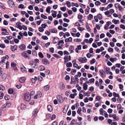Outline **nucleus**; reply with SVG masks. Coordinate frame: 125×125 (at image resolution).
<instances>
[{"instance_id": "1", "label": "nucleus", "mask_w": 125, "mask_h": 125, "mask_svg": "<svg viewBox=\"0 0 125 125\" xmlns=\"http://www.w3.org/2000/svg\"><path fill=\"white\" fill-rule=\"evenodd\" d=\"M25 100L26 101H29L31 98L30 94L28 93H25L24 95Z\"/></svg>"}, {"instance_id": "2", "label": "nucleus", "mask_w": 125, "mask_h": 125, "mask_svg": "<svg viewBox=\"0 0 125 125\" xmlns=\"http://www.w3.org/2000/svg\"><path fill=\"white\" fill-rule=\"evenodd\" d=\"M78 59L79 62L82 63H84L87 62V59L85 57H79Z\"/></svg>"}, {"instance_id": "3", "label": "nucleus", "mask_w": 125, "mask_h": 125, "mask_svg": "<svg viewBox=\"0 0 125 125\" xmlns=\"http://www.w3.org/2000/svg\"><path fill=\"white\" fill-rule=\"evenodd\" d=\"M11 104L10 103H8L4 104L2 106V108L4 110L7 109L11 107Z\"/></svg>"}, {"instance_id": "4", "label": "nucleus", "mask_w": 125, "mask_h": 125, "mask_svg": "<svg viewBox=\"0 0 125 125\" xmlns=\"http://www.w3.org/2000/svg\"><path fill=\"white\" fill-rule=\"evenodd\" d=\"M2 32H1V34L3 35H8L9 34V32H7V30L5 28H2L1 29Z\"/></svg>"}, {"instance_id": "5", "label": "nucleus", "mask_w": 125, "mask_h": 125, "mask_svg": "<svg viewBox=\"0 0 125 125\" xmlns=\"http://www.w3.org/2000/svg\"><path fill=\"white\" fill-rule=\"evenodd\" d=\"M7 3L10 7L12 8L14 7V3L12 0H9L8 1Z\"/></svg>"}, {"instance_id": "6", "label": "nucleus", "mask_w": 125, "mask_h": 125, "mask_svg": "<svg viewBox=\"0 0 125 125\" xmlns=\"http://www.w3.org/2000/svg\"><path fill=\"white\" fill-rule=\"evenodd\" d=\"M21 55L22 57L25 58H28V59H29L30 58V57H29L26 51L23 52L21 54Z\"/></svg>"}, {"instance_id": "7", "label": "nucleus", "mask_w": 125, "mask_h": 125, "mask_svg": "<svg viewBox=\"0 0 125 125\" xmlns=\"http://www.w3.org/2000/svg\"><path fill=\"white\" fill-rule=\"evenodd\" d=\"M42 94L41 92H38L37 93V94L34 97V99H37L41 97L42 96Z\"/></svg>"}, {"instance_id": "8", "label": "nucleus", "mask_w": 125, "mask_h": 125, "mask_svg": "<svg viewBox=\"0 0 125 125\" xmlns=\"http://www.w3.org/2000/svg\"><path fill=\"white\" fill-rule=\"evenodd\" d=\"M57 98L58 101L60 103H62L63 102V100L62 96L60 95L57 96Z\"/></svg>"}, {"instance_id": "9", "label": "nucleus", "mask_w": 125, "mask_h": 125, "mask_svg": "<svg viewBox=\"0 0 125 125\" xmlns=\"http://www.w3.org/2000/svg\"><path fill=\"white\" fill-rule=\"evenodd\" d=\"M42 62L43 64L45 65H46L50 63V62L47 59L45 58L42 60Z\"/></svg>"}, {"instance_id": "10", "label": "nucleus", "mask_w": 125, "mask_h": 125, "mask_svg": "<svg viewBox=\"0 0 125 125\" xmlns=\"http://www.w3.org/2000/svg\"><path fill=\"white\" fill-rule=\"evenodd\" d=\"M9 58V57L8 55H6L5 56H3L2 59L1 60V61L2 63H5L6 61V60H7Z\"/></svg>"}, {"instance_id": "11", "label": "nucleus", "mask_w": 125, "mask_h": 125, "mask_svg": "<svg viewBox=\"0 0 125 125\" xmlns=\"http://www.w3.org/2000/svg\"><path fill=\"white\" fill-rule=\"evenodd\" d=\"M19 47L21 51L24 50L26 47L25 45L24 44H22L20 45Z\"/></svg>"}, {"instance_id": "12", "label": "nucleus", "mask_w": 125, "mask_h": 125, "mask_svg": "<svg viewBox=\"0 0 125 125\" xmlns=\"http://www.w3.org/2000/svg\"><path fill=\"white\" fill-rule=\"evenodd\" d=\"M26 80V78L24 77H21L19 78V82L21 83H24Z\"/></svg>"}, {"instance_id": "13", "label": "nucleus", "mask_w": 125, "mask_h": 125, "mask_svg": "<svg viewBox=\"0 0 125 125\" xmlns=\"http://www.w3.org/2000/svg\"><path fill=\"white\" fill-rule=\"evenodd\" d=\"M100 72L101 74V76L103 77H105V73L103 69H101L100 70Z\"/></svg>"}, {"instance_id": "14", "label": "nucleus", "mask_w": 125, "mask_h": 125, "mask_svg": "<svg viewBox=\"0 0 125 125\" xmlns=\"http://www.w3.org/2000/svg\"><path fill=\"white\" fill-rule=\"evenodd\" d=\"M21 23L20 22H18L16 23V27L20 30H21L22 29V26L21 25Z\"/></svg>"}, {"instance_id": "15", "label": "nucleus", "mask_w": 125, "mask_h": 125, "mask_svg": "<svg viewBox=\"0 0 125 125\" xmlns=\"http://www.w3.org/2000/svg\"><path fill=\"white\" fill-rule=\"evenodd\" d=\"M21 69L23 73H26L27 72L26 68L23 65L21 66Z\"/></svg>"}, {"instance_id": "16", "label": "nucleus", "mask_w": 125, "mask_h": 125, "mask_svg": "<svg viewBox=\"0 0 125 125\" xmlns=\"http://www.w3.org/2000/svg\"><path fill=\"white\" fill-rule=\"evenodd\" d=\"M77 47L75 48V52L77 53H78L79 51H78V50H80L81 49V45H78L77 46Z\"/></svg>"}, {"instance_id": "17", "label": "nucleus", "mask_w": 125, "mask_h": 125, "mask_svg": "<svg viewBox=\"0 0 125 125\" xmlns=\"http://www.w3.org/2000/svg\"><path fill=\"white\" fill-rule=\"evenodd\" d=\"M38 113V109L37 108L35 109L32 112V115L35 117L36 116Z\"/></svg>"}, {"instance_id": "18", "label": "nucleus", "mask_w": 125, "mask_h": 125, "mask_svg": "<svg viewBox=\"0 0 125 125\" xmlns=\"http://www.w3.org/2000/svg\"><path fill=\"white\" fill-rule=\"evenodd\" d=\"M72 38L71 37H69L68 38L66 39L65 41L66 42H71L72 41Z\"/></svg>"}, {"instance_id": "19", "label": "nucleus", "mask_w": 125, "mask_h": 125, "mask_svg": "<svg viewBox=\"0 0 125 125\" xmlns=\"http://www.w3.org/2000/svg\"><path fill=\"white\" fill-rule=\"evenodd\" d=\"M11 49L13 52H14L17 50V46L16 45H15L13 46H12L11 47Z\"/></svg>"}, {"instance_id": "20", "label": "nucleus", "mask_w": 125, "mask_h": 125, "mask_svg": "<svg viewBox=\"0 0 125 125\" xmlns=\"http://www.w3.org/2000/svg\"><path fill=\"white\" fill-rule=\"evenodd\" d=\"M65 88V86L63 83L61 82L60 83V88L61 90L64 89Z\"/></svg>"}, {"instance_id": "21", "label": "nucleus", "mask_w": 125, "mask_h": 125, "mask_svg": "<svg viewBox=\"0 0 125 125\" xmlns=\"http://www.w3.org/2000/svg\"><path fill=\"white\" fill-rule=\"evenodd\" d=\"M38 70L40 71H42L45 70V68L42 65H41L39 66L38 68Z\"/></svg>"}, {"instance_id": "22", "label": "nucleus", "mask_w": 125, "mask_h": 125, "mask_svg": "<svg viewBox=\"0 0 125 125\" xmlns=\"http://www.w3.org/2000/svg\"><path fill=\"white\" fill-rule=\"evenodd\" d=\"M112 117L114 120V121H118L119 120L118 117L116 116L115 114L113 115Z\"/></svg>"}, {"instance_id": "23", "label": "nucleus", "mask_w": 125, "mask_h": 125, "mask_svg": "<svg viewBox=\"0 0 125 125\" xmlns=\"http://www.w3.org/2000/svg\"><path fill=\"white\" fill-rule=\"evenodd\" d=\"M73 63V66L75 68H76L78 66V65L76 63V60H73L72 61Z\"/></svg>"}, {"instance_id": "24", "label": "nucleus", "mask_w": 125, "mask_h": 125, "mask_svg": "<svg viewBox=\"0 0 125 125\" xmlns=\"http://www.w3.org/2000/svg\"><path fill=\"white\" fill-rule=\"evenodd\" d=\"M26 107V106L23 104H21V108L22 110H24Z\"/></svg>"}, {"instance_id": "25", "label": "nucleus", "mask_w": 125, "mask_h": 125, "mask_svg": "<svg viewBox=\"0 0 125 125\" xmlns=\"http://www.w3.org/2000/svg\"><path fill=\"white\" fill-rule=\"evenodd\" d=\"M64 59L65 60L64 61V63L65 64L66 62H67L69 61L68 56L67 55L65 56L64 57Z\"/></svg>"}, {"instance_id": "26", "label": "nucleus", "mask_w": 125, "mask_h": 125, "mask_svg": "<svg viewBox=\"0 0 125 125\" xmlns=\"http://www.w3.org/2000/svg\"><path fill=\"white\" fill-rule=\"evenodd\" d=\"M86 28L87 29L88 31L89 32H91V30L90 28V27L89 24L88 23H86Z\"/></svg>"}, {"instance_id": "27", "label": "nucleus", "mask_w": 125, "mask_h": 125, "mask_svg": "<svg viewBox=\"0 0 125 125\" xmlns=\"http://www.w3.org/2000/svg\"><path fill=\"white\" fill-rule=\"evenodd\" d=\"M69 49L70 53H71L73 52L74 50V48L73 46H71L70 47Z\"/></svg>"}, {"instance_id": "28", "label": "nucleus", "mask_w": 125, "mask_h": 125, "mask_svg": "<svg viewBox=\"0 0 125 125\" xmlns=\"http://www.w3.org/2000/svg\"><path fill=\"white\" fill-rule=\"evenodd\" d=\"M88 85L86 83H84L83 85V88L84 90H86L87 89Z\"/></svg>"}, {"instance_id": "29", "label": "nucleus", "mask_w": 125, "mask_h": 125, "mask_svg": "<svg viewBox=\"0 0 125 125\" xmlns=\"http://www.w3.org/2000/svg\"><path fill=\"white\" fill-rule=\"evenodd\" d=\"M112 22L113 23H114V24H115L119 23V21L118 20H116L115 19H113L112 21Z\"/></svg>"}, {"instance_id": "30", "label": "nucleus", "mask_w": 125, "mask_h": 125, "mask_svg": "<svg viewBox=\"0 0 125 125\" xmlns=\"http://www.w3.org/2000/svg\"><path fill=\"white\" fill-rule=\"evenodd\" d=\"M50 87L48 85H46L44 87V90L47 91L49 89Z\"/></svg>"}, {"instance_id": "31", "label": "nucleus", "mask_w": 125, "mask_h": 125, "mask_svg": "<svg viewBox=\"0 0 125 125\" xmlns=\"http://www.w3.org/2000/svg\"><path fill=\"white\" fill-rule=\"evenodd\" d=\"M47 108L48 110L50 112L52 111V107L50 105H49L47 106Z\"/></svg>"}, {"instance_id": "32", "label": "nucleus", "mask_w": 125, "mask_h": 125, "mask_svg": "<svg viewBox=\"0 0 125 125\" xmlns=\"http://www.w3.org/2000/svg\"><path fill=\"white\" fill-rule=\"evenodd\" d=\"M72 6L73 7L74 6H75L76 7H79V5L77 3H75L74 2H72L71 3Z\"/></svg>"}, {"instance_id": "33", "label": "nucleus", "mask_w": 125, "mask_h": 125, "mask_svg": "<svg viewBox=\"0 0 125 125\" xmlns=\"http://www.w3.org/2000/svg\"><path fill=\"white\" fill-rule=\"evenodd\" d=\"M7 75L6 74H3L2 75V80H4L7 78Z\"/></svg>"}, {"instance_id": "34", "label": "nucleus", "mask_w": 125, "mask_h": 125, "mask_svg": "<svg viewBox=\"0 0 125 125\" xmlns=\"http://www.w3.org/2000/svg\"><path fill=\"white\" fill-rule=\"evenodd\" d=\"M51 9V8L50 7H48L46 9V12L49 13H50Z\"/></svg>"}, {"instance_id": "35", "label": "nucleus", "mask_w": 125, "mask_h": 125, "mask_svg": "<svg viewBox=\"0 0 125 125\" xmlns=\"http://www.w3.org/2000/svg\"><path fill=\"white\" fill-rule=\"evenodd\" d=\"M113 96L115 97H117L118 98L120 97V96L118 94H116V93L115 92H114L113 93Z\"/></svg>"}, {"instance_id": "36", "label": "nucleus", "mask_w": 125, "mask_h": 125, "mask_svg": "<svg viewBox=\"0 0 125 125\" xmlns=\"http://www.w3.org/2000/svg\"><path fill=\"white\" fill-rule=\"evenodd\" d=\"M88 19L89 20H91L93 18V15L91 14H89L87 17Z\"/></svg>"}, {"instance_id": "37", "label": "nucleus", "mask_w": 125, "mask_h": 125, "mask_svg": "<svg viewBox=\"0 0 125 125\" xmlns=\"http://www.w3.org/2000/svg\"><path fill=\"white\" fill-rule=\"evenodd\" d=\"M66 65L68 67H71L72 66V64L71 62H69L67 63Z\"/></svg>"}, {"instance_id": "38", "label": "nucleus", "mask_w": 125, "mask_h": 125, "mask_svg": "<svg viewBox=\"0 0 125 125\" xmlns=\"http://www.w3.org/2000/svg\"><path fill=\"white\" fill-rule=\"evenodd\" d=\"M100 114L101 115H103L105 111L103 110V109L101 108L99 110Z\"/></svg>"}, {"instance_id": "39", "label": "nucleus", "mask_w": 125, "mask_h": 125, "mask_svg": "<svg viewBox=\"0 0 125 125\" xmlns=\"http://www.w3.org/2000/svg\"><path fill=\"white\" fill-rule=\"evenodd\" d=\"M82 111V109L80 107H79L77 111V113L79 115H81V112Z\"/></svg>"}, {"instance_id": "40", "label": "nucleus", "mask_w": 125, "mask_h": 125, "mask_svg": "<svg viewBox=\"0 0 125 125\" xmlns=\"http://www.w3.org/2000/svg\"><path fill=\"white\" fill-rule=\"evenodd\" d=\"M38 55L40 57L43 58L44 57V55L41 52H39L38 53Z\"/></svg>"}, {"instance_id": "41", "label": "nucleus", "mask_w": 125, "mask_h": 125, "mask_svg": "<svg viewBox=\"0 0 125 125\" xmlns=\"http://www.w3.org/2000/svg\"><path fill=\"white\" fill-rule=\"evenodd\" d=\"M116 59L115 58H113L112 57L110 59V60L112 62H114L115 61H116Z\"/></svg>"}, {"instance_id": "42", "label": "nucleus", "mask_w": 125, "mask_h": 125, "mask_svg": "<svg viewBox=\"0 0 125 125\" xmlns=\"http://www.w3.org/2000/svg\"><path fill=\"white\" fill-rule=\"evenodd\" d=\"M66 3L67 5V6L68 7H70L71 6V4L70 2L69 1H67L66 2Z\"/></svg>"}, {"instance_id": "43", "label": "nucleus", "mask_w": 125, "mask_h": 125, "mask_svg": "<svg viewBox=\"0 0 125 125\" xmlns=\"http://www.w3.org/2000/svg\"><path fill=\"white\" fill-rule=\"evenodd\" d=\"M50 32L53 33H56L57 32V30L56 29H53L50 30Z\"/></svg>"}, {"instance_id": "44", "label": "nucleus", "mask_w": 125, "mask_h": 125, "mask_svg": "<svg viewBox=\"0 0 125 125\" xmlns=\"http://www.w3.org/2000/svg\"><path fill=\"white\" fill-rule=\"evenodd\" d=\"M4 95V94L3 92H0V99L2 98L3 97Z\"/></svg>"}, {"instance_id": "45", "label": "nucleus", "mask_w": 125, "mask_h": 125, "mask_svg": "<svg viewBox=\"0 0 125 125\" xmlns=\"http://www.w3.org/2000/svg\"><path fill=\"white\" fill-rule=\"evenodd\" d=\"M11 65L12 67L13 68L16 66L17 64L16 63L14 62H12L11 63Z\"/></svg>"}, {"instance_id": "46", "label": "nucleus", "mask_w": 125, "mask_h": 125, "mask_svg": "<svg viewBox=\"0 0 125 125\" xmlns=\"http://www.w3.org/2000/svg\"><path fill=\"white\" fill-rule=\"evenodd\" d=\"M99 20H101L102 18V17L101 14H99L97 15V16Z\"/></svg>"}, {"instance_id": "47", "label": "nucleus", "mask_w": 125, "mask_h": 125, "mask_svg": "<svg viewBox=\"0 0 125 125\" xmlns=\"http://www.w3.org/2000/svg\"><path fill=\"white\" fill-rule=\"evenodd\" d=\"M95 4L96 6H98L101 4V3L99 1H97L95 2Z\"/></svg>"}, {"instance_id": "48", "label": "nucleus", "mask_w": 125, "mask_h": 125, "mask_svg": "<svg viewBox=\"0 0 125 125\" xmlns=\"http://www.w3.org/2000/svg\"><path fill=\"white\" fill-rule=\"evenodd\" d=\"M41 17L43 19H47V16H45L44 15L42 14L41 15Z\"/></svg>"}, {"instance_id": "49", "label": "nucleus", "mask_w": 125, "mask_h": 125, "mask_svg": "<svg viewBox=\"0 0 125 125\" xmlns=\"http://www.w3.org/2000/svg\"><path fill=\"white\" fill-rule=\"evenodd\" d=\"M47 25L46 23H45L44 24H43L41 26L42 28H45L47 26Z\"/></svg>"}, {"instance_id": "50", "label": "nucleus", "mask_w": 125, "mask_h": 125, "mask_svg": "<svg viewBox=\"0 0 125 125\" xmlns=\"http://www.w3.org/2000/svg\"><path fill=\"white\" fill-rule=\"evenodd\" d=\"M77 28L80 31H82L84 30L85 29L84 28H83L81 27H78Z\"/></svg>"}, {"instance_id": "51", "label": "nucleus", "mask_w": 125, "mask_h": 125, "mask_svg": "<svg viewBox=\"0 0 125 125\" xmlns=\"http://www.w3.org/2000/svg\"><path fill=\"white\" fill-rule=\"evenodd\" d=\"M119 88L121 89V90H120V91H122L123 90V85L121 84H119Z\"/></svg>"}, {"instance_id": "52", "label": "nucleus", "mask_w": 125, "mask_h": 125, "mask_svg": "<svg viewBox=\"0 0 125 125\" xmlns=\"http://www.w3.org/2000/svg\"><path fill=\"white\" fill-rule=\"evenodd\" d=\"M60 9L62 11H65L66 10V8L65 7H61Z\"/></svg>"}, {"instance_id": "53", "label": "nucleus", "mask_w": 125, "mask_h": 125, "mask_svg": "<svg viewBox=\"0 0 125 125\" xmlns=\"http://www.w3.org/2000/svg\"><path fill=\"white\" fill-rule=\"evenodd\" d=\"M8 92L9 94H11L13 93V90L12 89H10L9 90Z\"/></svg>"}, {"instance_id": "54", "label": "nucleus", "mask_w": 125, "mask_h": 125, "mask_svg": "<svg viewBox=\"0 0 125 125\" xmlns=\"http://www.w3.org/2000/svg\"><path fill=\"white\" fill-rule=\"evenodd\" d=\"M95 62V60L94 59H93L91 61L90 64H92L93 63H94Z\"/></svg>"}, {"instance_id": "55", "label": "nucleus", "mask_w": 125, "mask_h": 125, "mask_svg": "<svg viewBox=\"0 0 125 125\" xmlns=\"http://www.w3.org/2000/svg\"><path fill=\"white\" fill-rule=\"evenodd\" d=\"M5 98L6 100H8L10 99V97L8 95H6L5 96Z\"/></svg>"}, {"instance_id": "56", "label": "nucleus", "mask_w": 125, "mask_h": 125, "mask_svg": "<svg viewBox=\"0 0 125 125\" xmlns=\"http://www.w3.org/2000/svg\"><path fill=\"white\" fill-rule=\"evenodd\" d=\"M22 86V85L21 84H19L16 85V87L18 89H20Z\"/></svg>"}, {"instance_id": "57", "label": "nucleus", "mask_w": 125, "mask_h": 125, "mask_svg": "<svg viewBox=\"0 0 125 125\" xmlns=\"http://www.w3.org/2000/svg\"><path fill=\"white\" fill-rule=\"evenodd\" d=\"M99 35H97L96 37V40H95V41L97 42L99 40Z\"/></svg>"}, {"instance_id": "58", "label": "nucleus", "mask_w": 125, "mask_h": 125, "mask_svg": "<svg viewBox=\"0 0 125 125\" xmlns=\"http://www.w3.org/2000/svg\"><path fill=\"white\" fill-rule=\"evenodd\" d=\"M115 7L116 8H118L120 6V4L118 3H116L115 5Z\"/></svg>"}, {"instance_id": "59", "label": "nucleus", "mask_w": 125, "mask_h": 125, "mask_svg": "<svg viewBox=\"0 0 125 125\" xmlns=\"http://www.w3.org/2000/svg\"><path fill=\"white\" fill-rule=\"evenodd\" d=\"M74 41L76 42H81L82 41V40L80 39H74Z\"/></svg>"}, {"instance_id": "60", "label": "nucleus", "mask_w": 125, "mask_h": 125, "mask_svg": "<svg viewBox=\"0 0 125 125\" xmlns=\"http://www.w3.org/2000/svg\"><path fill=\"white\" fill-rule=\"evenodd\" d=\"M74 79L73 78H71V83H73L74 84H75L76 83V82L75 81H73Z\"/></svg>"}, {"instance_id": "61", "label": "nucleus", "mask_w": 125, "mask_h": 125, "mask_svg": "<svg viewBox=\"0 0 125 125\" xmlns=\"http://www.w3.org/2000/svg\"><path fill=\"white\" fill-rule=\"evenodd\" d=\"M91 11L92 13H94L96 12V10L94 8H92L91 9Z\"/></svg>"}, {"instance_id": "62", "label": "nucleus", "mask_w": 125, "mask_h": 125, "mask_svg": "<svg viewBox=\"0 0 125 125\" xmlns=\"http://www.w3.org/2000/svg\"><path fill=\"white\" fill-rule=\"evenodd\" d=\"M3 24L6 25H8V22L6 20H4L3 22Z\"/></svg>"}, {"instance_id": "63", "label": "nucleus", "mask_w": 125, "mask_h": 125, "mask_svg": "<svg viewBox=\"0 0 125 125\" xmlns=\"http://www.w3.org/2000/svg\"><path fill=\"white\" fill-rule=\"evenodd\" d=\"M42 38L44 40H47L48 39V37L46 36H42Z\"/></svg>"}, {"instance_id": "64", "label": "nucleus", "mask_w": 125, "mask_h": 125, "mask_svg": "<svg viewBox=\"0 0 125 125\" xmlns=\"http://www.w3.org/2000/svg\"><path fill=\"white\" fill-rule=\"evenodd\" d=\"M76 71L75 70L72 69V75H74Z\"/></svg>"}]
</instances>
